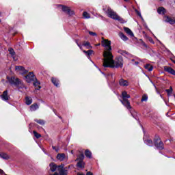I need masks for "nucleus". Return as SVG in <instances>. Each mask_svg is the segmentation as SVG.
<instances>
[{
    "instance_id": "1",
    "label": "nucleus",
    "mask_w": 175,
    "mask_h": 175,
    "mask_svg": "<svg viewBox=\"0 0 175 175\" xmlns=\"http://www.w3.org/2000/svg\"><path fill=\"white\" fill-rule=\"evenodd\" d=\"M113 53L103 59V66L104 68H122L124 66V60L119 57L114 60Z\"/></svg>"
},
{
    "instance_id": "2",
    "label": "nucleus",
    "mask_w": 175,
    "mask_h": 175,
    "mask_svg": "<svg viewBox=\"0 0 175 175\" xmlns=\"http://www.w3.org/2000/svg\"><path fill=\"white\" fill-rule=\"evenodd\" d=\"M101 44L104 47L103 57L106 58L111 54V41L102 38Z\"/></svg>"
},
{
    "instance_id": "3",
    "label": "nucleus",
    "mask_w": 175,
    "mask_h": 175,
    "mask_svg": "<svg viewBox=\"0 0 175 175\" xmlns=\"http://www.w3.org/2000/svg\"><path fill=\"white\" fill-rule=\"evenodd\" d=\"M8 82L11 85H14L15 87L18 88L19 90L20 88H25V85H24V83L20 80L17 77H7Z\"/></svg>"
},
{
    "instance_id": "4",
    "label": "nucleus",
    "mask_w": 175,
    "mask_h": 175,
    "mask_svg": "<svg viewBox=\"0 0 175 175\" xmlns=\"http://www.w3.org/2000/svg\"><path fill=\"white\" fill-rule=\"evenodd\" d=\"M103 10L108 17H110V18H113V20H118V21H121V20H122V18H121V17H120V16H118L110 7L105 6Z\"/></svg>"
},
{
    "instance_id": "5",
    "label": "nucleus",
    "mask_w": 175,
    "mask_h": 175,
    "mask_svg": "<svg viewBox=\"0 0 175 175\" xmlns=\"http://www.w3.org/2000/svg\"><path fill=\"white\" fill-rule=\"evenodd\" d=\"M122 96L123 98L122 100H120L121 103L126 107L128 110H131L132 109V106H131V103H129V98H131V95L128 94L126 91H124L122 92Z\"/></svg>"
},
{
    "instance_id": "6",
    "label": "nucleus",
    "mask_w": 175,
    "mask_h": 175,
    "mask_svg": "<svg viewBox=\"0 0 175 175\" xmlns=\"http://www.w3.org/2000/svg\"><path fill=\"white\" fill-rule=\"evenodd\" d=\"M57 8H62V10L64 12V13H67V14H69L70 16L75 14V12H73V11H70V8H69V7H66L63 5H57Z\"/></svg>"
},
{
    "instance_id": "7",
    "label": "nucleus",
    "mask_w": 175,
    "mask_h": 175,
    "mask_svg": "<svg viewBox=\"0 0 175 175\" xmlns=\"http://www.w3.org/2000/svg\"><path fill=\"white\" fill-rule=\"evenodd\" d=\"M56 158L58 161H60V162H62L64 161H68V156H66L65 153L57 154Z\"/></svg>"
},
{
    "instance_id": "8",
    "label": "nucleus",
    "mask_w": 175,
    "mask_h": 175,
    "mask_svg": "<svg viewBox=\"0 0 175 175\" xmlns=\"http://www.w3.org/2000/svg\"><path fill=\"white\" fill-rule=\"evenodd\" d=\"M25 77L27 83H31V81H33V80H35V75H33V72H29Z\"/></svg>"
},
{
    "instance_id": "9",
    "label": "nucleus",
    "mask_w": 175,
    "mask_h": 175,
    "mask_svg": "<svg viewBox=\"0 0 175 175\" xmlns=\"http://www.w3.org/2000/svg\"><path fill=\"white\" fill-rule=\"evenodd\" d=\"M15 70L18 72L21 75H25V73L28 72V70H25L24 67L20 66H16L15 67Z\"/></svg>"
},
{
    "instance_id": "10",
    "label": "nucleus",
    "mask_w": 175,
    "mask_h": 175,
    "mask_svg": "<svg viewBox=\"0 0 175 175\" xmlns=\"http://www.w3.org/2000/svg\"><path fill=\"white\" fill-rule=\"evenodd\" d=\"M154 146L157 148H159V150H163V143L161 142L159 139L154 141Z\"/></svg>"
},
{
    "instance_id": "11",
    "label": "nucleus",
    "mask_w": 175,
    "mask_h": 175,
    "mask_svg": "<svg viewBox=\"0 0 175 175\" xmlns=\"http://www.w3.org/2000/svg\"><path fill=\"white\" fill-rule=\"evenodd\" d=\"M165 23H168V24H170L171 25H174L175 24V18H172L168 16H165L164 17Z\"/></svg>"
},
{
    "instance_id": "12",
    "label": "nucleus",
    "mask_w": 175,
    "mask_h": 175,
    "mask_svg": "<svg viewBox=\"0 0 175 175\" xmlns=\"http://www.w3.org/2000/svg\"><path fill=\"white\" fill-rule=\"evenodd\" d=\"M2 100H5V102L10 99V96H9V92L8 90H5L3 92V94L1 96Z\"/></svg>"
},
{
    "instance_id": "13",
    "label": "nucleus",
    "mask_w": 175,
    "mask_h": 175,
    "mask_svg": "<svg viewBox=\"0 0 175 175\" xmlns=\"http://www.w3.org/2000/svg\"><path fill=\"white\" fill-rule=\"evenodd\" d=\"M49 167H50L51 172H55V170H57V172H58L59 165H57V164L55 163H51L49 164Z\"/></svg>"
},
{
    "instance_id": "14",
    "label": "nucleus",
    "mask_w": 175,
    "mask_h": 175,
    "mask_svg": "<svg viewBox=\"0 0 175 175\" xmlns=\"http://www.w3.org/2000/svg\"><path fill=\"white\" fill-rule=\"evenodd\" d=\"M119 84L121 85V87H128V85H129V82L124 79H121L119 81Z\"/></svg>"
},
{
    "instance_id": "15",
    "label": "nucleus",
    "mask_w": 175,
    "mask_h": 175,
    "mask_svg": "<svg viewBox=\"0 0 175 175\" xmlns=\"http://www.w3.org/2000/svg\"><path fill=\"white\" fill-rule=\"evenodd\" d=\"M164 70L165 72H167L168 73H170V75H173L174 76H175V70L172 68V67L165 66L164 67Z\"/></svg>"
},
{
    "instance_id": "16",
    "label": "nucleus",
    "mask_w": 175,
    "mask_h": 175,
    "mask_svg": "<svg viewBox=\"0 0 175 175\" xmlns=\"http://www.w3.org/2000/svg\"><path fill=\"white\" fill-rule=\"evenodd\" d=\"M124 31L126 32V33H127V35L131 36V38H133V36H134L133 32H132V30H131V29H129L128 27H124Z\"/></svg>"
},
{
    "instance_id": "17",
    "label": "nucleus",
    "mask_w": 175,
    "mask_h": 175,
    "mask_svg": "<svg viewBox=\"0 0 175 175\" xmlns=\"http://www.w3.org/2000/svg\"><path fill=\"white\" fill-rule=\"evenodd\" d=\"M38 109H39V105H38L36 103H34L30 106L31 111H36V110H38Z\"/></svg>"
},
{
    "instance_id": "18",
    "label": "nucleus",
    "mask_w": 175,
    "mask_h": 175,
    "mask_svg": "<svg viewBox=\"0 0 175 175\" xmlns=\"http://www.w3.org/2000/svg\"><path fill=\"white\" fill-rule=\"evenodd\" d=\"M157 13H159V14H165L166 10L163 7H159L157 9Z\"/></svg>"
},
{
    "instance_id": "19",
    "label": "nucleus",
    "mask_w": 175,
    "mask_h": 175,
    "mask_svg": "<svg viewBox=\"0 0 175 175\" xmlns=\"http://www.w3.org/2000/svg\"><path fill=\"white\" fill-rule=\"evenodd\" d=\"M119 36L122 40H124V42H126L129 39L128 37H126V36H125L122 32L119 33Z\"/></svg>"
},
{
    "instance_id": "20",
    "label": "nucleus",
    "mask_w": 175,
    "mask_h": 175,
    "mask_svg": "<svg viewBox=\"0 0 175 175\" xmlns=\"http://www.w3.org/2000/svg\"><path fill=\"white\" fill-rule=\"evenodd\" d=\"M84 165H85V163H84V161H79L77 163V167H80V169H84Z\"/></svg>"
},
{
    "instance_id": "21",
    "label": "nucleus",
    "mask_w": 175,
    "mask_h": 175,
    "mask_svg": "<svg viewBox=\"0 0 175 175\" xmlns=\"http://www.w3.org/2000/svg\"><path fill=\"white\" fill-rule=\"evenodd\" d=\"M25 103L27 105V106H29L32 103V98L29 96L25 97Z\"/></svg>"
},
{
    "instance_id": "22",
    "label": "nucleus",
    "mask_w": 175,
    "mask_h": 175,
    "mask_svg": "<svg viewBox=\"0 0 175 175\" xmlns=\"http://www.w3.org/2000/svg\"><path fill=\"white\" fill-rule=\"evenodd\" d=\"M144 68L146 70H148V72H152V70L154 69V67L151 64H146Z\"/></svg>"
},
{
    "instance_id": "23",
    "label": "nucleus",
    "mask_w": 175,
    "mask_h": 175,
    "mask_svg": "<svg viewBox=\"0 0 175 175\" xmlns=\"http://www.w3.org/2000/svg\"><path fill=\"white\" fill-rule=\"evenodd\" d=\"M51 81H52L53 84H54V85H55V87H58V85H59V81H58V79L56 78H52Z\"/></svg>"
},
{
    "instance_id": "24",
    "label": "nucleus",
    "mask_w": 175,
    "mask_h": 175,
    "mask_svg": "<svg viewBox=\"0 0 175 175\" xmlns=\"http://www.w3.org/2000/svg\"><path fill=\"white\" fill-rule=\"evenodd\" d=\"M10 54L12 55V58L16 60V52L13 49L10 48L9 50Z\"/></svg>"
},
{
    "instance_id": "25",
    "label": "nucleus",
    "mask_w": 175,
    "mask_h": 175,
    "mask_svg": "<svg viewBox=\"0 0 175 175\" xmlns=\"http://www.w3.org/2000/svg\"><path fill=\"white\" fill-rule=\"evenodd\" d=\"M85 155L87 158H90V159L92 158V153L89 150H86L85 151Z\"/></svg>"
},
{
    "instance_id": "26",
    "label": "nucleus",
    "mask_w": 175,
    "mask_h": 175,
    "mask_svg": "<svg viewBox=\"0 0 175 175\" xmlns=\"http://www.w3.org/2000/svg\"><path fill=\"white\" fill-rule=\"evenodd\" d=\"M0 158H2V159H9L10 157L6 153L0 152Z\"/></svg>"
},
{
    "instance_id": "27",
    "label": "nucleus",
    "mask_w": 175,
    "mask_h": 175,
    "mask_svg": "<svg viewBox=\"0 0 175 175\" xmlns=\"http://www.w3.org/2000/svg\"><path fill=\"white\" fill-rule=\"evenodd\" d=\"M33 85L34 87H36V90H40V83L38 81H36L34 83H33Z\"/></svg>"
},
{
    "instance_id": "28",
    "label": "nucleus",
    "mask_w": 175,
    "mask_h": 175,
    "mask_svg": "<svg viewBox=\"0 0 175 175\" xmlns=\"http://www.w3.org/2000/svg\"><path fill=\"white\" fill-rule=\"evenodd\" d=\"M83 46L86 47L87 49H92V46H91V44L88 42H83Z\"/></svg>"
},
{
    "instance_id": "29",
    "label": "nucleus",
    "mask_w": 175,
    "mask_h": 175,
    "mask_svg": "<svg viewBox=\"0 0 175 175\" xmlns=\"http://www.w3.org/2000/svg\"><path fill=\"white\" fill-rule=\"evenodd\" d=\"M77 161H84V154L81 153V154L77 156Z\"/></svg>"
},
{
    "instance_id": "30",
    "label": "nucleus",
    "mask_w": 175,
    "mask_h": 175,
    "mask_svg": "<svg viewBox=\"0 0 175 175\" xmlns=\"http://www.w3.org/2000/svg\"><path fill=\"white\" fill-rule=\"evenodd\" d=\"M33 133L35 137H36V139H40V137H42V135H40L39 133L36 132V131H33Z\"/></svg>"
},
{
    "instance_id": "31",
    "label": "nucleus",
    "mask_w": 175,
    "mask_h": 175,
    "mask_svg": "<svg viewBox=\"0 0 175 175\" xmlns=\"http://www.w3.org/2000/svg\"><path fill=\"white\" fill-rule=\"evenodd\" d=\"M83 18H91V16L87 12H84L83 14Z\"/></svg>"
},
{
    "instance_id": "32",
    "label": "nucleus",
    "mask_w": 175,
    "mask_h": 175,
    "mask_svg": "<svg viewBox=\"0 0 175 175\" xmlns=\"http://www.w3.org/2000/svg\"><path fill=\"white\" fill-rule=\"evenodd\" d=\"M83 52L85 53V54H87L88 55V57H90V55H92V53H94V51L92 50H88V51H83Z\"/></svg>"
},
{
    "instance_id": "33",
    "label": "nucleus",
    "mask_w": 175,
    "mask_h": 175,
    "mask_svg": "<svg viewBox=\"0 0 175 175\" xmlns=\"http://www.w3.org/2000/svg\"><path fill=\"white\" fill-rule=\"evenodd\" d=\"M165 92H167V94L168 95H172V92H173V88L171 86L170 87V89H167L165 90Z\"/></svg>"
},
{
    "instance_id": "34",
    "label": "nucleus",
    "mask_w": 175,
    "mask_h": 175,
    "mask_svg": "<svg viewBox=\"0 0 175 175\" xmlns=\"http://www.w3.org/2000/svg\"><path fill=\"white\" fill-rule=\"evenodd\" d=\"M148 99V96H147V94H144L142 96V98L141 101L147 102Z\"/></svg>"
},
{
    "instance_id": "35",
    "label": "nucleus",
    "mask_w": 175,
    "mask_h": 175,
    "mask_svg": "<svg viewBox=\"0 0 175 175\" xmlns=\"http://www.w3.org/2000/svg\"><path fill=\"white\" fill-rule=\"evenodd\" d=\"M146 144H147V146H149L150 147H152V140L151 139H148L145 142Z\"/></svg>"
},
{
    "instance_id": "36",
    "label": "nucleus",
    "mask_w": 175,
    "mask_h": 175,
    "mask_svg": "<svg viewBox=\"0 0 175 175\" xmlns=\"http://www.w3.org/2000/svg\"><path fill=\"white\" fill-rule=\"evenodd\" d=\"M36 122H37L38 124H40V125H44V122L43 120H35Z\"/></svg>"
},
{
    "instance_id": "37",
    "label": "nucleus",
    "mask_w": 175,
    "mask_h": 175,
    "mask_svg": "<svg viewBox=\"0 0 175 175\" xmlns=\"http://www.w3.org/2000/svg\"><path fill=\"white\" fill-rule=\"evenodd\" d=\"M141 40V46H143L144 47H145V49H147V44H146V43L144 42H143L142 40Z\"/></svg>"
},
{
    "instance_id": "38",
    "label": "nucleus",
    "mask_w": 175,
    "mask_h": 175,
    "mask_svg": "<svg viewBox=\"0 0 175 175\" xmlns=\"http://www.w3.org/2000/svg\"><path fill=\"white\" fill-rule=\"evenodd\" d=\"M89 34H90L91 36H96V33L93 31H89Z\"/></svg>"
},
{
    "instance_id": "39",
    "label": "nucleus",
    "mask_w": 175,
    "mask_h": 175,
    "mask_svg": "<svg viewBox=\"0 0 175 175\" xmlns=\"http://www.w3.org/2000/svg\"><path fill=\"white\" fill-rule=\"evenodd\" d=\"M136 13L138 16H139V17H142V13H140V12L136 11Z\"/></svg>"
},
{
    "instance_id": "40",
    "label": "nucleus",
    "mask_w": 175,
    "mask_h": 175,
    "mask_svg": "<svg viewBox=\"0 0 175 175\" xmlns=\"http://www.w3.org/2000/svg\"><path fill=\"white\" fill-rule=\"evenodd\" d=\"M77 46L79 47L81 50H83V46L80 45L79 43H77Z\"/></svg>"
},
{
    "instance_id": "41",
    "label": "nucleus",
    "mask_w": 175,
    "mask_h": 175,
    "mask_svg": "<svg viewBox=\"0 0 175 175\" xmlns=\"http://www.w3.org/2000/svg\"><path fill=\"white\" fill-rule=\"evenodd\" d=\"M0 174H4L5 175V172H3V170L0 169Z\"/></svg>"
},
{
    "instance_id": "42",
    "label": "nucleus",
    "mask_w": 175,
    "mask_h": 175,
    "mask_svg": "<svg viewBox=\"0 0 175 175\" xmlns=\"http://www.w3.org/2000/svg\"><path fill=\"white\" fill-rule=\"evenodd\" d=\"M53 150H55L57 152H58V149L55 146H52Z\"/></svg>"
},
{
    "instance_id": "43",
    "label": "nucleus",
    "mask_w": 175,
    "mask_h": 175,
    "mask_svg": "<svg viewBox=\"0 0 175 175\" xmlns=\"http://www.w3.org/2000/svg\"><path fill=\"white\" fill-rule=\"evenodd\" d=\"M151 42V43H154V41L152 40H150Z\"/></svg>"
},
{
    "instance_id": "44",
    "label": "nucleus",
    "mask_w": 175,
    "mask_h": 175,
    "mask_svg": "<svg viewBox=\"0 0 175 175\" xmlns=\"http://www.w3.org/2000/svg\"><path fill=\"white\" fill-rule=\"evenodd\" d=\"M77 175H84V174H78Z\"/></svg>"
},
{
    "instance_id": "45",
    "label": "nucleus",
    "mask_w": 175,
    "mask_h": 175,
    "mask_svg": "<svg viewBox=\"0 0 175 175\" xmlns=\"http://www.w3.org/2000/svg\"><path fill=\"white\" fill-rule=\"evenodd\" d=\"M135 64H136V65H137L139 64V62H135Z\"/></svg>"
},
{
    "instance_id": "46",
    "label": "nucleus",
    "mask_w": 175,
    "mask_h": 175,
    "mask_svg": "<svg viewBox=\"0 0 175 175\" xmlns=\"http://www.w3.org/2000/svg\"><path fill=\"white\" fill-rule=\"evenodd\" d=\"M129 0H124L125 2H128Z\"/></svg>"
},
{
    "instance_id": "47",
    "label": "nucleus",
    "mask_w": 175,
    "mask_h": 175,
    "mask_svg": "<svg viewBox=\"0 0 175 175\" xmlns=\"http://www.w3.org/2000/svg\"><path fill=\"white\" fill-rule=\"evenodd\" d=\"M76 43H77H77H79V42H77V40H76Z\"/></svg>"
},
{
    "instance_id": "48",
    "label": "nucleus",
    "mask_w": 175,
    "mask_h": 175,
    "mask_svg": "<svg viewBox=\"0 0 175 175\" xmlns=\"http://www.w3.org/2000/svg\"><path fill=\"white\" fill-rule=\"evenodd\" d=\"M71 153L73 154V150L71 151Z\"/></svg>"
},
{
    "instance_id": "49",
    "label": "nucleus",
    "mask_w": 175,
    "mask_h": 175,
    "mask_svg": "<svg viewBox=\"0 0 175 175\" xmlns=\"http://www.w3.org/2000/svg\"><path fill=\"white\" fill-rule=\"evenodd\" d=\"M174 3H175V0H174Z\"/></svg>"
},
{
    "instance_id": "50",
    "label": "nucleus",
    "mask_w": 175,
    "mask_h": 175,
    "mask_svg": "<svg viewBox=\"0 0 175 175\" xmlns=\"http://www.w3.org/2000/svg\"><path fill=\"white\" fill-rule=\"evenodd\" d=\"M0 16H1V12H0Z\"/></svg>"
},
{
    "instance_id": "51",
    "label": "nucleus",
    "mask_w": 175,
    "mask_h": 175,
    "mask_svg": "<svg viewBox=\"0 0 175 175\" xmlns=\"http://www.w3.org/2000/svg\"><path fill=\"white\" fill-rule=\"evenodd\" d=\"M0 23H1V20H0Z\"/></svg>"
}]
</instances>
